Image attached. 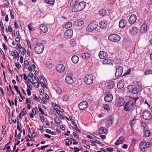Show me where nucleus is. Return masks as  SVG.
Masks as SVG:
<instances>
[{
	"label": "nucleus",
	"mask_w": 152,
	"mask_h": 152,
	"mask_svg": "<svg viewBox=\"0 0 152 152\" xmlns=\"http://www.w3.org/2000/svg\"><path fill=\"white\" fill-rule=\"evenodd\" d=\"M128 147V145L126 144H124L122 146V148L123 149H127Z\"/></svg>",
	"instance_id": "obj_63"
},
{
	"label": "nucleus",
	"mask_w": 152,
	"mask_h": 152,
	"mask_svg": "<svg viewBox=\"0 0 152 152\" xmlns=\"http://www.w3.org/2000/svg\"><path fill=\"white\" fill-rule=\"evenodd\" d=\"M136 107L135 104L133 101L130 100L126 102L124 106V110L126 111H132Z\"/></svg>",
	"instance_id": "obj_2"
},
{
	"label": "nucleus",
	"mask_w": 152,
	"mask_h": 152,
	"mask_svg": "<svg viewBox=\"0 0 152 152\" xmlns=\"http://www.w3.org/2000/svg\"><path fill=\"white\" fill-rule=\"evenodd\" d=\"M33 96V99H35L37 100V101H39V99L38 98L37 96H36L35 94H34Z\"/></svg>",
	"instance_id": "obj_53"
},
{
	"label": "nucleus",
	"mask_w": 152,
	"mask_h": 152,
	"mask_svg": "<svg viewBox=\"0 0 152 152\" xmlns=\"http://www.w3.org/2000/svg\"><path fill=\"white\" fill-rule=\"evenodd\" d=\"M73 31L71 29L67 30L65 32L64 35L66 38H71L72 36Z\"/></svg>",
	"instance_id": "obj_13"
},
{
	"label": "nucleus",
	"mask_w": 152,
	"mask_h": 152,
	"mask_svg": "<svg viewBox=\"0 0 152 152\" xmlns=\"http://www.w3.org/2000/svg\"><path fill=\"white\" fill-rule=\"evenodd\" d=\"M39 118L42 122H44L45 121V118L44 117L43 115L42 114H40Z\"/></svg>",
	"instance_id": "obj_47"
},
{
	"label": "nucleus",
	"mask_w": 152,
	"mask_h": 152,
	"mask_svg": "<svg viewBox=\"0 0 152 152\" xmlns=\"http://www.w3.org/2000/svg\"><path fill=\"white\" fill-rule=\"evenodd\" d=\"M107 88L110 89L113 88L115 86L114 82L113 81L107 83Z\"/></svg>",
	"instance_id": "obj_33"
},
{
	"label": "nucleus",
	"mask_w": 152,
	"mask_h": 152,
	"mask_svg": "<svg viewBox=\"0 0 152 152\" xmlns=\"http://www.w3.org/2000/svg\"><path fill=\"white\" fill-rule=\"evenodd\" d=\"M26 83V84L28 89H29L30 90H31L32 89V86L30 84L29 81L25 82Z\"/></svg>",
	"instance_id": "obj_36"
},
{
	"label": "nucleus",
	"mask_w": 152,
	"mask_h": 152,
	"mask_svg": "<svg viewBox=\"0 0 152 152\" xmlns=\"http://www.w3.org/2000/svg\"><path fill=\"white\" fill-rule=\"evenodd\" d=\"M28 26L29 30L31 31H33L34 30V28L32 27V23H29L28 25Z\"/></svg>",
	"instance_id": "obj_43"
},
{
	"label": "nucleus",
	"mask_w": 152,
	"mask_h": 152,
	"mask_svg": "<svg viewBox=\"0 0 152 152\" xmlns=\"http://www.w3.org/2000/svg\"><path fill=\"white\" fill-rule=\"evenodd\" d=\"M131 69H128L127 72H126V73L125 74L124 73L122 76L123 75H128L129 74H130V73L131 72Z\"/></svg>",
	"instance_id": "obj_57"
},
{
	"label": "nucleus",
	"mask_w": 152,
	"mask_h": 152,
	"mask_svg": "<svg viewBox=\"0 0 152 152\" xmlns=\"http://www.w3.org/2000/svg\"><path fill=\"white\" fill-rule=\"evenodd\" d=\"M126 24L127 21L126 20L124 19H121L119 23V27L121 28H123L125 26Z\"/></svg>",
	"instance_id": "obj_19"
},
{
	"label": "nucleus",
	"mask_w": 152,
	"mask_h": 152,
	"mask_svg": "<svg viewBox=\"0 0 152 152\" xmlns=\"http://www.w3.org/2000/svg\"><path fill=\"white\" fill-rule=\"evenodd\" d=\"M84 23L83 21L81 20H78L74 23V25L76 26H81Z\"/></svg>",
	"instance_id": "obj_24"
},
{
	"label": "nucleus",
	"mask_w": 152,
	"mask_h": 152,
	"mask_svg": "<svg viewBox=\"0 0 152 152\" xmlns=\"http://www.w3.org/2000/svg\"><path fill=\"white\" fill-rule=\"evenodd\" d=\"M113 118L112 116H108L107 119V121L105 123V126L106 127H110L113 124Z\"/></svg>",
	"instance_id": "obj_12"
},
{
	"label": "nucleus",
	"mask_w": 152,
	"mask_h": 152,
	"mask_svg": "<svg viewBox=\"0 0 152 152\" xmlns=\"http://www.w3.org/2000/svg\"><path fill=\"white\" fill-rule=\"evenodd\" d=\"M124 138L122 136H121L116 141L115 144L116 145H118L120 144H122L124 142Z\"/></svg>",
	"instance_id": "obj_20"
},
{
	"label": "nucleus",
	"mask_w": 152,
	"mask_h": 152,
	"mask_svg": "<svg viewBox=\"0 0 152 152\" xmlns=\"http://www.w3.org/2000/svg\"><path fill=\"white\" fill-rule=\"evenodd\" d=\"M72 134L73 135V136H74L76 138L78 139L79 138V137L78 135L75 132H73L72 133Z\"/></svg>",
	"instance_id": "obj_59"
},
{
	"label": "nucleus",
	"mask_w": 152,
	"mask_h": 152,
	"mask_svg": "<svg viewBox=\"0 0 152 152\" xmlns=\"http://www.w3.org/2000/svg\"><path fill=\"white\" fill-rule=\"evenodd\" d=\"M129 92L134 94H137L138 93V90L137 87L134 85H129L127 87Z\"/></svg>",
	"instance_id": "obj_7"
},
{
	"label": "nucleus",
	"mask_w": 152,
	"mask_h": 152,
	"mask_svg": "<svg viewBox=\"0 0 152 152\" xmlns=\"http://www.w3.org/2000/svg\"><path fill=\"white\" fill-rule=\"evenodd\" d=\"M107 24V22L106 20H104L100 22L99 25L101 28H103L106 27Z\"/></svg>",
	"instance_id": "obj_22"
},
{
	"label": "nucleus",
	"mask_w": 152,
	"mask_h": 152,
	"mask_svg": "<svg viewBox=\"0 0 152 152\" xmlns=\"http://www.w3.org/2000/svg\"><path fill=\"white\" fill-rule=\"evenodd\" d=\"M45 2L50 4H52L54 3L53 0H45Z\"/></svg>",
	"instance_id": "obj_45"
},
{
	"label": "nucleus",
	"mask_w": 152,
	"mask_h": 152,
	"mask_svg": "<svg viewBox=\"0 0 152 152\" xmlns=\"http://www.w3.org/2000/svg\"><path fill=\"white\" fill-rule=\"evenodd\" d=\"M94 79L91 75H87L84 78V82L87 85H90L93 83Z\"/></svg>",
	"instance_id": "obj_6"
},
{
	"label": "nucleus",
	"mask_w": 152,
	"mask_h": 152,
	"mask_svg": "<svg viewBox=\"0 0 152 152\" xmlns=\"http://www.w3.org/2000/svg\"><path fill=\"white\" fill-rule=\"evenodd\" d=\"M66 82L69 84H72L74 83L72 77L70 76H67L65 78Z\"/></svg>",
	"instance_id": "obj_23"
},
{
	"label": "nucleus",
	"mask_w": 152,
	"mask_h": 152,
	"mask_svg": "<svg viewBox=\"0 0 152 152\" xmlns=\"http://www.w3.org/2000/svg\"><path fill=\"white\" fill-rule=\"evenodd\" d=\"M98 26V24L96 21H94L90 23L86 27L87 31H91L95 30Z\"/></svg>",
	"instance_id": "obj_4"
},
{
	"label": "nucleus",
	"mask_w": 152,
	"mask_h": 152,
	"mask_svg": "<svg viewBox=\"0 0 152 152\" xmlns=\"http://www.w3.org/2000/svg\"><path fill=\"white\" fill-rule=\"evenodd\" d=\"M46 132L49 134H50L52 135L54 134V132L53 131H51L50 130L47 129H46Z\"/></svg>",
	"instance_id": "obj_48"
},
{
	"label": "nucleus",
	"mask_w": 152,
	"mask_h": 152,
	"mask_svg": "<svg viewBox=\"0 0 152 152\" xmlns=\"http://www.w3.org/2000/svg\"><path fill=\"white\" fill-rule=\"evenodd\" d=\"M20 113L22 114V115L23 116H24L26 114V109L23 108L22 110L20 111Z\"/></svg>",
	"instance_id": "obj_38"
},
{
	"label": "nucleus",
	"mask_w": 152,
	"mask_h": 152,
	"mask_svg": "<svg viewBox=\"0 0 152 152\" xmlns=\"http://www.w3.org/2000/svg\"><path fill=\"white\" fill-rule=\"evenodd\" d=\"M72 26V23L70 22H67L65 25V26L66 28H69Z\"/></svg>",
	"instance_id": "obj_39"
},
{
	"label": "nucleus",
	"mask_w": 152,
	"mask_h": 152,
	"mask_svg": "<svg viewBox=\"0 0 152 152\" xmlns=\"http://www.w3.org/2000/svg\"><path fill=\"white\" fill-rule=\"evenodd\" d=\"M99 58L101 59H105L107 57V53L104 51H100L99 54Z\"/></svg>",
	"instance_id": "obj_15"
},
{
	"label": "nucleus",
	"mask_w": 152,
	"mask_h": 152,
	"mask_svg": "<svg viewBox=\"0 0 152 152\" xmlns=\"http://www.w3.org/2000/svg\"><path fill=\"white\" fill-rule=\"evenodd\" d=\"M14 88L18 93H20V90L18 89V87L17 86H15Z\"/></svg>",
	"instance_id": "obj_52"
},
{
	"label": "nucleus",
	"mask_w": 152,
	"mask_h": 152,
	"mask_svg": "<svg viewBox=\"0 0 152 152\" xmlns=\"http://www.w3.org/2000/svg\"><path fill=\"white\" fill-rule=\"evenodd\" d=\"M125 103L124 99L121 97H117L116 99L115 104L118 107H120L124 105Z\"/></svg>",
	"instance_id": "obj_8"
},
{
	"label": "nucleus",
	"mask_w": 152,
	"mask_h": 152,
	"mask_svg": "<svg viewBox=\"0 0 152 152\" xmlns=\"http://www.w3.org/2000/svg\"><path fill=\"white\" fill-rule=\"evenodd\" d=\"M140 148L141 150L142 151H145V142H141L140 144Z\"/></svg>",
	"instance_id": "obj_30"
},
{
	"label": "nucleus",
	"mask_w": 152,
	"mask_h": 152,
	"mask_svg": "<svg viewBox=\"0 0 152 152\" xmlns=\"http://www.w3.org/2000/svg\"><path fill=\"white\" fill-rule=\"evenodd\" d=\"M23 52H21V54L23 55H24V54H25L26 53V50L24 48H23Z\"/></svg>",
	"instance_id": "obj_62"
},
{
	"label": "nucleus",
	"mask_w": 152,
	"mask_h": 152,
	"mask_svg": "<svg viewBox=\"0 0 152 152\" xmlns=\"http://www.w3.org/2000/svg\"><path fill=\"white\" fill-rule=\"evenodd\" d=\"M104 65H110L112 64L111 60L110 59H104L102 62Z\"/></svg>",
	"instance_id": "obj_28"
},
{
	"label": "nucleus",
	"mask_w": 152,
	"mask_h": 152,
	"mask_svg": "<svg viewBox=\"0 0 152 152\" xmlns=\"http://www.w3.org/2000/svg\"><path fill=\"white\" fill-rule=\"evenodd\" d=\"M124 81H122V80H120L119 81L117 84V87L119 89H121L124 86V84L123 83Z\"/></svg>",
	"instance_id": "obj_32"
},
{
	"label": "nucleus",
	"mask_w": 152,
	"mask_h": 152,
	"mask_svg": "<svg viewBox=\"0 0 152 152\" xmlns=\"http://www.w3.org/2000/svg\"><path fill=\"white\" fill-rule=\"evenodd\" d=\"M15 66L18 69H20L21 67V65L18 62L15 63Z\"/></svg>",
	"instance_id": "obj_51"
},
{
	"label": "nucleus",
	"mask_w": 152,
	"mask_h": 152,
	"mask_svg": "<svg viewBox=\"0 0 152 152\" xmlns=\"http://www.w3.org/2000/svg\"><path fill=\"white\" fill-rule=\"evenodd\" d=\"M0 26L2 28L1 31L3 33H4V28L3 25V23L1 21L0 22Z\"/></svg>",
	"instance_id": "obj_46"
},
{
	"label": "nucleus",
	"mask_w": 152,
	"mask_h": 152,
	"mask_svg": "<svg viewBox=\"0 0 152 152\" xmlns=\"http://www.w3.org/2000/svg\"><path fill=\"white\" fill-rule=\"evenodd\" d=\"M55 89L56 92L58 94H60L62 92L61 89L60 87H56Z\"/></svg>",
	"instance_id": "obj_37"
},
{
	"label": "nucleus",
	"mask_w": 152,
	"mask_h": 152,
	"mask_svg": "<svg viewBox=\"0 0 152 152\" xmlns=\"http://www.w3.org/2000/svg\"><path fill=\"white\" fill-rule=\"evenodd\" d=\"M40 28L43 33H46L48 31V29L47 26L44 24H42L40 26Z\"/></svg>",
	"instance_id": "obj_26"
},
{
	"label": "nucleus",
	"mask_w": 152,
	"mask_h": 152,
	"mask_svg": "<svg viewBox=\"0 0 152 152\" xmlns=\"http://www.w3.org/2000/svg\"><path fill=\"white\" fill-rule=\"evenodd\" d=\"M138 31V29L136 27H134L131 28L129 30V32L131 34L135 35L137 34Z\"/></svg>",
	"instance_id": "obj_18"
},
{
	"label": "nucleus",
	"mask_w": 152,
	"mask_h": 152,
	"mask_svg": "<svg viewBox=\"0 0 152 152\" xmlns=\"http://www.w3.org/2000/svg\"><path fill=\"white\" fill-rule=\"evenodd\" d=\"M123 68L122 66H119L117 67L115 74V76L116 77H118L121 76L123 72Z\"/></svg>",
	"instance_id": "obj_11"
},
{
	"label": "nucleus",
	"mask_w": 152,
	"mask_h": 152,
	"mask_svg": "<svg viewBox=\"0 0 152 152\" xmlns=\"http://www.w3.org/2000/svg\"><path fill=\"white\" fill-rule=\"evenodd\" d=\"M72 128L73 129H75V130H76L77 131L80 132V130L78 129V128L77 126H75V127H74V126H72Z\"/></svg>",
	"instance_id": "obj_60"
},
{
	"label": "nucleus",
	"mask_w": 152,
	"mask_h": 152,
	"mask_svg": "<svg viewBox=\"0 0 152 152\" xmlns=\"http://www.w3.org/2000/svg\"><path fill=\"white\" fill-rule=\"evenodd\" d=\"M137 19V17L135 15H132L129 17L128 22L131 25H132L136 21Z\"/></svg>",
	"instance_id": "obj_14"
},
{
	"label": "nucleus",
	"mask_w": 152,
	"mask_h": 152,
	"mask_svg": "<svg viewBox=\"0 0 152 152\" xmlns=\"http://www.w3.org/2000/svg\"><path fill=\"white\" fill-rule=\"evenodd\" d=\"M39 83L38 82H35L34 83V86L36 88H38L39 86Z\"/></svg>",
	"instance_id": "obj_54"
},
{
	"label": "nucleus",
	"mask_w": 152,
	"mask_h": 152,
	"mask_svg": "<svg viewBox=\"0 0 152 152\" xmlns=\"http://www.w3.org/2000/svg\"><path fill=\"white\" fill-rule=\"evenodd\" d=\"M107 131L106 128L103 127H100L97 130V132L99 134L105 133Z\"/></svg>",
	"instance_id": "obj_25"
},
{
	"label": "nucleus",
	"mask_w": 152,
	"mask_h": 152,
	"mask_svg": "<svg viewBox=\"0 0 152 152\" xmlns=\"http://www.w3.org/2000/svg\"><path fill=\"white\" fill-rule=\"evenodd\" d=\"M142 116L143 118L145 120H149L152 117L151 114L150 112L146 110L142 112Z\"/></svg>",
	"instance_id": "obj_9"
},
{
	"label": "nucleus",
	"mask_w": 152,
	"mask_h": 152,
	"mask_svg": "<svg viewBox=\"0 0 152 152\" xmlns=\"http://www.w3.org/2000/svg\"><path fill=\"white\" fill-rule=\"evenodd\" d=\"M147 30V25L146 24H143L141 26L140 32L142 34L145 33Z\"/></svg>",
	"instance_id": "obj_16"
},
{
	"label": "nucleus",
	"mask_w": 152,
	"mask_h": 152,
	"mask_svg": "<svg viewBox=\"0 0 152 152\" xmlns=\"http://www.w3.org/2000/svg\"><path fill=\"white\" fill-rule=\"evenodd\" d=\"M90 56V54L89 53H86L82 54L81 56L83 58L86 59L89 58Z\"/></svg>",
	"instance_id": "obj_31"
},
{
	"label": "nucleus",
	"mask_w": 152,
	"mask_h": 152,
	"mask_svg": "<svg viewBox=\"0 0 152 152\" xmlns=\"http://www.w3.org/2000/svg\"><path fill=\"white\" fill-rule=\"evenodd\" d=\"M108 39L112 42H117L120 41V37L118 34H113L110 35L108 37Z\"/></svg>",
	"instance_id": "obj_5"
},
{
	"label": "nucleus",
	"mask_w": 152,
	"mask_h": 152,
	"mask_svg": "<svg viewBox=\"0 0 152 152\" xmlns=\"http://www.w3.org/2000/svg\"><path fill=\"white\" fill-rule=\"evenodd\" d=\"M71 121L72 123V124L75 126H77V125L75 124V123L74 119L72 118L71 119Z\"/></svg>",
	"instance_id": "obj_56"
},
{
	"label": "nucleus",
	"mask_w": 152,
	"mask_h": 152,
	"mask_svg": "<svg viewBox=\"0 0 152 152\" xmlns=\"http://www.w3.org/2000/svg\"><path fill=\"white\" fill-rule=\"evenodd\" d=\"M88 106V102L86 101H84L80 103L78 107L80 110H83L87 109Z\"/></svg>",
	"instance_id": "obj_10"
},
{
	"label": "nucleus",
	"mask_w": 152,
	"mask_h": 152,
	"mask_svg": "<svg viewBox=\"0 0 152 152\" xmlns=\"http://www.w3.org/2000/svg\"><path fill=\"white\" fill-rule=\"evenodd\" d=\"M80 0H72L70 4H78V2Z\"/></svg>",
	"instance_id": "obj_41"
},
{
	"label": "nucleus",
	"mask_w": 152,
	"mask_h": 152,
	"mask_svg": "<svg viewBox=\"0 0 152 152\" xmlns=\"http://www.w3.org/2000/svg\"><path fill=\"white\" fill-rule=\"evenodd\" d=\"M113 95L110 94H109L106 95L104 97V100L106 102H111L113 100Z\"/></svg>",
	"instance_id": "obj_17"
},
{
	"label": "nucleus",
	"mask_w": 152,
	"mask_h": 152,
	"mask_svg": "<svg viewBox=\"0 0 152 152\" xmlns=\"http://www.w3.org/2000/svg\"><path fill=\"white\" fill-rule=\"evenodd\" d=\"M26 102L27 104H28V103L29 104L31 103V102L30 98H28L26 99Z\"/></svg>",
	"instance_id": "obj_55"
},
{
	"label": "nucleus",
	"mask_w": 152,
	"mask_h": 152,
	"mask_svg": "<svg viewBox=\"0 0 152 152\" xmlns=\"http://www.w3.org/2000/svg\"><path fill=\"white\" fill-rule=\"evenodd\" d=\"M17 52H18L16 50H14L13 51H12L11 52V54L12 56H14V57H16V53L17 54Z\"/></svg>",
	"instance_id": "obj_44"
},
{
	"label": "nucleus",
	"mask_w": 152,
	"mask_h": 152,
	"mask_svg": "<svg viewBox=\"0 0 152 152\" xmlns=\"http://www.w3.org/2000/svg\"><path fill=\"white\" fill-rule=\"evenodd\" d=\"M40 94L41 95H43L44 94V90L42 89H40L39 90Z\"/></svg>",
	"instance_id": "obj_61"
},
{
	"label": "nucleus",
	"mask_w": 152,
	"mask_h": 152,
	"mask_svg": "<svg viewBox=\"0 0 152 152\" xmlns=\"http://www.w3.org/2000/svg\"><path fill=\"white\" fill-rule=\"evenodd\" d=\"M143 133L145 136L146 137H148L150 135V131L147 128L143 129Z\"/></svg>",
	"instance_id": "obj_27"
},
{
	"label": "nucleus",
	"mask_w": 152,
	"mask_h": 152,
	"mask_svg": "<svg viewBox=\"0 0 152 152\" xmlns=\"http://www.w3.org/2000/svg\"><path fill=\"white\" fill-rule=\"evenodd\" d=\"M65 140L68 141V142L66 141L65 142V144L66 146H68L69 144H72V141L69 140L68 138L66 139Z\"/></svg>",
	"instance_id": "obj_42"
},
{
	"label": "nucleus",
	"mask_w": 152,
	"mask_h": 152,
	"mask_svg": "<svg viewBox=\"0 0 152 152\" xmlns=\"http://www.w3.org/2000/svg\"><path fill=\"white\" fill-rule=\"evenodd\" d=\"M106 10L102 9L99 11V13L100 15L102 16H103L106 15Z\"/></svg>",
	"instance_id": "obj_34"
},
{
	"label": "nucleus",
	"mask_w": 152,
	"mask_h": 152,
	"mask_svg": "<svg viewBox=\"0 0 152 152\" xmlns=\"http://www.w3.org/2000/svg\"><path fill=\"white\" fill-rule=\"evenodd\" d=\"M86 6V3L84 1H80L78 4L74 5L72 8L73 12H77L83 10Z\"/></svg>",
	"instance_id": "obj_1"
},
{
	"label": "nucleus",
	"mask_w": 152,
	"mask_h": 152,
	"mask_svg": "<svg viewBox=\"0 0 152 152\" xmlns=\"http://www.w3.org/2000/svg\"><path fill=\"white\" fill-rule=\"evenodd\" d=\"M137 120L136 119H133L131 121L130 124L131 126L132 127L136 123V121Z\"/></svg>",
	"instance_id": "obj_40"
},
{
	"label": "nucleus",
	"mask_w": 152,
	"mask_h": 152,
	"mask_svg": "<svg viewBox=\"0 0 152 152\" xmlns=\"http://www.w3.org/2000/svg\"><path fill=\"white\" fill-rule=\"evenodd\" d=\"M40 84H41L42 87L44 88L45 87L47 88H48V86L47 85H45L43 82H40Z\"/></svg>",
	"instance_id": "obj_58"
},
{
	"label": "nucleus",
	"mask_w": 152,
	"mask_h": 152,
	"mask_svg": "<svg viewBox=\"0 0 152 152\" xmlns=\"http://www.w3.org/2000/svg\"><path fill=\"white\" fill-rule=\"evenodd\" d=\"M29 76L30 77V78H32L34 77V76L33 74V73H32L31 72H30L29 73V74L28 75V77Z\"/></svg>",
	"instance_id": "obj_64"
},
{
	"label": "nucleus",
	"mask_w": 152,
	"mask_h": 152,
	"mask_svg": "<svg viewBox=\"0 0 152 152\" xmlns=\"http://www.w3.org/2000/svg\"><path fill=\"white\" fill-rule=\"evenodd\" d=\"M44 48V47L42 44L38 43L35 46L34 49L36 53L37 54H40L42 53Z\"/></svg>",
	"instance_id": "obj_3"
},
{
	"label": "nucleus",
	"mask_w": 152,
	"mask_h": 152,
	"mask_svg": "<svg viewBox=\"0 0 152 152\" xmlns=\"http://www.w3.org/2000/svg\"><path fill=\"white\" fill-rule=\"evenodd\" d=\"M65 67L62 64H59L56 67V70L59 72H63L64 70Z\"/></svg>",
	"instance_id": "obj_21"
},
{
	"label": "nucleus",
	"mask_w": 152,
	"mask_h": 152,
	"mask_svg": "<svg viewBox=\"0 0 152 152\" xmlns=\"http://www.w3.org/2000/svg\"><path fill=\"white\" fill-rule=\"evenodd\" d=\"M141 125L143 127H144V129L145 128H147L148 127H146V124L143 123L142 121H140Z\"/></svg>",
	"instance_id": "obj_50"
},
{
	"label": "nucleus",
	"mask_w": 152,
	"mask_h": 152,
	"mask_svg": "<svg viewBox=\"0 0 152 152\" xmlns=\"http://www.w3.org/2000/svg\"><path fill=\"white\" fill-rule=\"evenodd\" d=\"M72 61L73 63L76 64L79 61L78 57L76 55L73 56L72 58Z\"/></svg>",
	"instance_id": "obj_29"
},
{
	"label": "nucleus",
	"mask_w": 152,
	"mask_h": 152,
	"mask_svg": "<svg viewBox=\"0 0 152 152\" xmlns=\"http://www.w3.org/2000/svg\"><path fill=\"white\" fill-rule=\"evenodd\" d=\"M144 74L146 75H152V70L148 69L145 71Z\"/></svg>",
	"instance_id": "obj_35"
},
{
	"label": "nucleus",
	"mask_w": 152,
	"mask_h": 152,
	"mask_svg": "<svg viewBox=\"0 0 152 152\" xmlns=\"http://www.w3.org/2000/svg\"><path fill=\"white\" fill-rule=\"evenodd\" d=\"M104 108L105 110H109L110 109L109 106L107 104H105L104 106Z\"/></svg>",
	"instance_id": "obj_49"
}]
</instances>
